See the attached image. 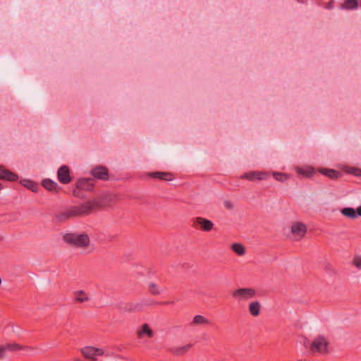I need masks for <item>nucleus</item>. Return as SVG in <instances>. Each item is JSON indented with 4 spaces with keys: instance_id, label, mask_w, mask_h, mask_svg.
Wrapping results in <instances>:
<instances>
[{
    "instance_id": "f257e3e1",
    "label": "nucleus",
    "mask_w": 361,
    "mask_h": 361,
    "mask_svg": "<svg viewBox=\"0 0 361 361\" xmlns=\"http://www.w3.org/2000/svg\"><path fill=\"white\" fill-rule=\"evenodd\" d=\"M109 197L103 195L89 200L79 205L71 207L66 211L56 215V219L59 222H64L70 219L87 216L93 212L104 208L109 205Z\"/></svg>"
},
{
    "instance_id": "f03ea898",
    "label": "nucleus",
    "mask_w": 361,
    "mask_h": 361,
    "mask_svg": "<svg viewBox=\"0 0 361 361\" xmlns=\"http://www.w3.org/2000/svg\"><path fill=\"white\" fill-rule=\"evenodd\" d=\"M304 345L312 353L326 354L329 352V341L323 336H317L312 341L305 338Z\"/></svg>"
},
{
    "instance_id": "7ed1b4c3",
    "label": "nucleus",
    "mask_w": 361,
    "mask_h": 361,
    "mask_svg": "<svg viewBox=\"0 0 361 361\" xmlns=\"http://www.w3.org/2000/svg\"><path fill=\"white\" fill-rule=\"evenodd\" d=\"M66 243L78 248H86L90 245V238L85 233H68L63 235Z\"/></svg>"
},
{
    "instance_id": "20e7f679",
    "label": "nucleus",
    "mask_w": 361,
    "mask_h": 361,
    "mask_svg": "<svg viewBox=\"0 0 361 361\" xmlns=\"http://www.w3.org/2000/svg\"><path fill=\"white\" fill-rule=\"evenodd\" d=\"M256 294V290L252 288H239L231 293L232 297L238 302L250 300L255 298Z\"/></svg>"
},
{
    "instance_id": "39448f33",
    "label": "nucleus",
    "mask_w": 361,
    "mask_h": 361,
    "mask_svg": "<svg viewBox=\"0 0 361 361\" xmlns=\"http://www.w3.org/2000/svg\"><path fill=\"white\" fill-rule=\"evenodd\" d=\"M307 232L306 226L300 222H295L291 226L290 238L296 241L300 240Z\"/></svg>"
},
{
    "instance_id": "423d86ee",
    "label": "nucleus",
    "mask_w": 361,
    "mask_h": 361,
    "mask_svg": "<svg viewBox=\"0 0 361 361\" xmlns=\"http://www.w3.org/2000/svg\"><path fill=\"white\" fill-rule=\"evenodd\" d=\"M94 185V178H81L76 183V188L73 190L75 196H78V190H82L85 191L92 190Z\"/></svg>"
},
{
    "instance_id": "0eeeda50",
    "label": "nucleus",
    "mask_w": 361,
    "mask_h": 361,
    "mask_svg": "<svg viewBox=\"0 0 361 361\" xmlns=\"http://www.w3.org/2000/svg\"><path fill=\"white\" fill-rule=\"evenodd\" d=\"M80 352L85 358L92 360H96L97 356L104 354V350L102 348L92 346L84 347L80 350Z\"/></svg>"
},
{
    "instance_id": "6e6552de",
    "label": "nucleus",
    "mask_w": 361,
    "mask_h": 361,
    "mask_svg": "<svg viewBox=\"0 0 361 361\" xmlns=\"http://www.w3.org/2000/svg\"><path fill=\"white\" fill-rule=\"evenodd\" d=\"M152 304V302L147 300L133 302L128 304L126 311L128 312H139L142 311L146 306H149Z\"/></svg>"
},
{
    "instance_id": "1a4fd4ad",
    "label": "nucleus",
    "mask_w": 361,
    "mask_h": 361,
    "mask_svg": "<svg viewBox=\"0 0 361 361\" xmlns=\"http://www.w3.org/2000/svg\"><path fill=\"white\" fill-rule=\"evenodd\" d=\"M196 225L199 226L200 228L205 232L210 231L214 227L212 221L203 217H197L195 219L194 226H196Z\"/></svg>"
},
{
    "instance_id": "9d476101",
    "label": "nucleus",
    "mask_w": 361,
    "mask_h": 361,
    "mask_svg": "<svg viewBox=\"0 0 361 361\" xmlns=\"http://www.w3.org/2000/svg\"><path fill=\"white\" fill-rule=\"evenodd\" d=\"M58 180L63 184H68L71 181L69 169L66 166H61L57 172Z\"/></svg>"
},
{
    "instance_id": "9b49d317",
    "label": "nucleus",
    "mask_w": 361,
    "mask_h": 361,
    "mask_svg": "<svg viewBox=\"0 0 361 361\" xmlns=\"http://www.w3.org/2000/svg\"><path fill=\"white\" fill-rule=\"evenodd\" d=\"M92 174L97 179L106 180L109 178L108 170L104 166L95 167L92 169Z\"/></svg>"
},
{
    "instance_id": "f8f14e48",
    "label": "nucleus",
    "mask_w": 361,
    "mask_h": 361,
    "mask_svg": "<svg viewBox=\"0 0 361 361\" xmlns=\"http://www.w3.org/2000/svg\"><path fill=\"white\" fill-rule=\"evenodd\" d=\"M18 176L5 169L4 166H0V179L8 181H16L18 180Z\"/></svg>"
},
{
    "instance_id": "ddd939ff",
    "label": "nucleus",
    "mask_w": 361,
    "mask_h": 361,
    "mask_svg": "<svg viewBox=\"0 0 361 361\" xmlns=\"http://www.w3.org/2000/svg\"><path fill=\"white\" fill-rule=\"evenodd\" d=\"M154 331L149 327V324H144L137 331V335L139 338H142L144 336H147L148 338H152L154 336Z\"/></svg>"
},
{
    "instance_id": "4468645a",
    "label": "nucleus",
    "mask_w": 361,
    "mask_h": 361,
    "mask_svg": "<svg viewBox=\"0 0 361 361\" xmlns=\"http://www.w3.org/2000/svg\"><path fill=\"white\" fill-rule=\"evenodd\" d=\"M267 174L259 171H251L245 173L241 176L242 178L247 179L249 180H263L266 178Z\"/></svg>"
},
{
    "instance_id": "2eb2a0df",
    "label": "nucleus",
    "mask_w": 361,
    "mask_h": 361,
    "mask_svg": "<svg viewBox=\"0 0 361 361\" xmlns=\"http://www.w3.org/2000/svg\"><path fill=\"white\" fill-rule=\"evenodd\" d=\"M261 309V303L257 300L252 301L248 305L249 313L254 317H257L259 315Z\"/></svg>"
},
{
    "instance_id": "dca6fc26",
    "label": "nucleus",
    "mask_w": 361,
    "mask_h": 361,
    "mask_svg": "<svg viewBox=\"0 0 361 361\" xmlns=\"http://www.w3.org/2000/svg\"><path fill=\"white\" fill-rule=\"evenodd\" d=\"M149 176L153 178H157L160 180H164L166 181H171L173 179V174L169 172H161V171H156L152 172L149 174Z\"/></svg>"
},
{
    "instance_id": "f3484780",
    "label": "nucleus",
    "mask_w": 361,
    "mask_h": 361,
    "mask_svg": "<svg viewBox=\"0 0 361 361\" xmlns=\"http://www.w3.org/2000/svg\"><path fill=\"white\" fill-rule=\"evenodd\" d=\"M211 324L210 321L206 318L205 317L197 314L195 315L192 321L190 323L191 326H205V325H209Z\"/></svg>"
},
{
    "instance_id": "a211bd4d",
    "label": "nucleus",
    "mask_w": 361,
    "mask_h": 361,
    "mask_svg": "<svg viewBox=\"0 0 361 361\" xmlns=\"http://www.w3.org/2000/svg\"><path fill=\"white\" fill-rule=\"evenodd\" d=\"M74 300L77 302L83 303L90 300L87 293L83 290H77L73 293Z\"/></svg>"
},
{
    "instance_id": "6ab92c4d",
    "label": "nucleus",
    "mask_w": 361,
    "mask_h": 361,
    "mask_svg": "<svg viewBox=\"0 0 361 361\" xmlns=\"http://www.w3.org/2000/svg\"><path fill=\"white\" fill-rule=\"evenodd\" d=\"M191 345H185L180 347H173L169 348V351L176 355H183L189 350Z\"/></svg>"
},
{
    "instance_id": "aec40b11",
    "label": "nucleus",
    "mask_w": 361,
    "mask_h": 361,
    "mask_svg": "<svg viewBox=\"0 0 361 361\" xmlns=\"http://www.w3.org/2000/svg\"><path fill=\"white\" fill-rule=\"evenodd\" d=\"M319 172L331 179H337L341 176L339 171L334 169H321Z\"/></svg>"
},
{
    "instance_id": "412c9836",
    "label": "nucleus",
    "mask_w": 361,
    "mask_h": 361,
    "mask_svg": "<svg viewBox=\"0 0 361 361\" xmlns=\"http://www.w3.org/2000/svg\"><path fill=\"white\" fill-rule=\"evenodd\" d=\"M358 7L357 0H345L341 8L345 10H355Z\"/></svg>"
},
{
    "instance_id": "4be33fe9",
    "label": "nucleus",
    "mask_w": 361,
    "mask_h": 361,
    "mask_svg": "<svg viewBox=\"0 0 361 361\" xmlns=\"http://www.w3.org/2000/svg\"><path fill=\"white\" fill-rule=\"evenodd\" d=\"M4 350L6 352H14L24 349V348L16 343H8L3 344Z\"/></svg>"
},
{
    "instance_id": "5701e85b",
    "label": "nucleus",
    "mask_w": 361,
    "mask_h": 361,
    "mask_svg": "<svg viewBox=\"0 0 361 361\" xmlns=\"http://www.w3.org/2000/svg\"><path fill=\"white\" fill-rule=\"evenodd\" d=\"M341 212L345 216L350 219H356L357 217V209L355 210L352 207H345L341 209Z\"/></svg>"
},
{
    "instance_id": "b1692460",
    "label": "nucleus",
    "mask_w": 361,
    "mask_h": 361,
    "mask_svg": "<svg viewBox=\"0 0 361 361\" xmlns=\"http://www.w3.org/2000/svg\"><path fill=\"white\" fill-rule=\"evenodd\" d=\"M231 250L238 255L243 256L245 254V248L241 243H235L231 245Z\"/></svg>"
},
{
    "instance_id": "393cba45",
    "label": "nucleus",
    "mask_w": 361,
    "mask_h": 361,
    "mask_svg": "<svg viewBox=\"0 0 361 361\" xmlns=\"http://www.w3.org/2000/svg\"><path fill=\"white\" fill-rule=\"evenodd\" d=\"M42 185L49 191H56L58 188L57 183L50 179L44 180Z\"/></svg>"
},
{
    "instance_id": "a878e982",
    "label": "nucleus",
    "mask_w": 361,
    "mask_h": 361,
    "mask_svg": "<svg viewBox=\"0 0 361 361\" xmlns=\"http://www.w3.org/2000/svg\"><path fill=\"white\" fill-rule=\"evenodd\" d=\"M148 290L153 295H158L161 292L158 285L152 282L148 284Z\"/></svg>"
},
{
    "instance_id": "bb28decb",
    "label": "nucleus",
    "mask_w": 361,
    "mask_h": 361,
    "mask_svg": "<svg viewBox=\"0 0 361 361\" xmlns=\"http://www.w3.org/2000/svg\"><path fill=\"white\" fill-rule=\"evenodd\" d=\"M273 176L276 180L281 181V182H285L286 181L289 176L286 173H279V172H274L273 173Z\"/></svg>"
},
{
    "instance_id": "cd10ccee",
    "label": "nucleus",
    "mask_w": 361,
    "mask_h": 361,
    "mask_svg": "<svg viewBox=\"0 0 361 361\" xmlns=\"http://www.w3.org/2000/svg\"><path fill=\"white\" fill-rule=\"evenodd\" d=\"M25 182L26 183L24 184V185L26 188H27L28 189H30L32 192H37V190H38V185L35 182H32V181H30V180H27Z\"/></svg>"
},
{
    "instance_id": "c85d7f7f",
    "label": "nucleus",
    "mask_w": 361,
    "mask_h": 361,
    "mask_svg": "<svg viewBox=\"0 0 361 361\" xmlns=\"http://www.w3.org/2000/svg\"><path fill=\"white\" fill-rule=\"evenodd\" d=\"M349 173L355 176H361V169H360L351 168L349 170Z\"/></svg>"
},
{
    "instance_id": "c756f323",
    "label": "nucleus",
    "mask_w": 361,
    "mask_h": 361,
    "mask_svg": "<svg viewBox=\"0 0 361 361\" xmlns=\"http://www.w3.org/2000/svg\"><path fill=\"white\" fill-rule=\"evenodd\" d=\"M353 264L359 269H361V257H357L353 260Z\"/></svg>"
},
{
    "instance_id": "7c9ffc66",
    "label": "nucleus",
    "mask_w": 361,
    "mask_h": 361,
    "mask_svg": "<svg viewBox=\"0 0 361 361\" xmlns=\"http://www.w3.org/2000/svg\"><path fill=\"white\" fill-rule=\"evenodd\" d=\"M298 173L300 174H303L306 176H311V175L312 174V170L305 171L304 169H300L298 170Z\"/></svg>"
},
{
    "instance_id": "2f4dec72",
    "label": "nucleus",
    "mask_w": 361,
    "mask_h": 361,
    "mask_svg": "<svg viewBox=\"0 0 361 361\" xmlns=\"http://www.w3.org/2000/svg\"><path fill=\"white\" fill-rule=\"evenodd\" d=\"M5 353H6V351L4 350L3 345H0V360L4 358Z\"/></svg>"
},
{
    "instance_id": "473e14b6",
    "label": "nucleus",
    "mask_w": 361,
    "mask_h": 361,
    "mask_svg": "<svg viewBox=\"0 0 361 361\" xmlns=\"http://www.w3.org/2000/svg\"><path fill=\"white\" fill-rule=\"evenodd\" d=\"M334 7V1H331L329 2V4L326 5V8L327 9H331Z\"/></svg>"
},
{
    "instance_id": "72a5a7b5",
    "label": "nucleus",
    "mask_w": 361,
    "mask_h": 361,
    "mask_svg": "<svg viewBox=\"0 0 361 361\" xmlns=\"http://www.w3.org/2000/svg\"><path fill=\"white\" fill-rule=\"evenodd\" d=\"M357 216H361V206H360L357 208Z\"/></svg>"
},
{
    "instance_id": "f704fd0d",
    "label": "nucleus",
    "mask_w": 361,
    "mask_h": 361,
    "mask_svg": "<svg viewBox=\"0 0 361 361\" xmlns=\"http://www.w3.org/2000/svg\"><path fill=\"white\" fill-rule=\"evenodd\" d=\"M226 207H227L228 208H230V209H231L233 207L232 204L228 202H226Z\"/></svg>"
},
{
    "instance_id": "c9c22d12",
    "label": "nucleus",
    "mask_w": 361,
    "mask_h": 361,
    "mask_svg": "<svg viewBox=\"0 0 361 361\" xmlns=\"http://www.w3.org/2000/svg\"><path fill=\"white\" fill-rule=\"evenodd\" d=\"M2 189V185H1V183H0V190Z\"/></svg>"
},
{
    "instance_id": "e433bc0d",
    "label": "nucleus",
    "mask_w": 361,
    "mask_h": 361,
    "mask_svg": "<svg viewBox=\"0 0 361 361\" xmlns=\"http://www.w3.org/2000/svg\"><path fill=\"white\" fill-rule=\"evenodd\" d=\"M75 361H80V360H75Z\"/></svg>"
}]
</instances>
